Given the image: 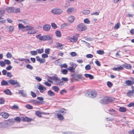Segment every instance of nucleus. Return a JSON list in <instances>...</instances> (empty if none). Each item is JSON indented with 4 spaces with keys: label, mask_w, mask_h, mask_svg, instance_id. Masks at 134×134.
<instances>
[{
    "label": "nucleus",
    "mask_w": 134,
    "mask_h": 134,
    "mask_svg": "<svg viewBox=\"0 0 134 134\" xmlns=\"http://www.w3.org/2000/svg\"><path fill=\"white\" fill-rule=\"evenodd\" d=\"M130 79L131 80H126L125 81V83L127 86H132L134 84V78L131 76L130 77Z\"/></svg>",
    "instance_id": "nucleus-6"
},
{
    "label": "nucleus",
    "mask_w": 134,
    "mask_h": 134,
    "mask_svg": "<svg viewBox=\"0 0 134 134\" xmlns=\"http://www.w3.org/2000/svg\"><path fill=\"white\" fill-rule=\"evenodd\" d=\"M82 76L81 75L78 74L76 75V77L71 79V80L72 81H78L79 79H81Z\"/></svg>",
    "instance_id": "nucleus-11"
},
{
    "label": "nucleus",
    "mask_w": 134,
    "mask_h": 134,
    "mask_svg": "<svg viewBox=\"0 0 134 134\" xmlns=\"http://www.w3.org/2000/svg\"><path fill=\"white\" fill-rule=\"evenodd\" d=\"M124 69V68L121 65H120L117 67H114L112 69L114 71H120Z\"/></svg>",
    "instance_id": "nucleus-17"
},
{
    "label": "nucleus",
    "mask_w": 134,
    "mask_h": 134,
    "mask_svg": "<svg viewBox=\"0 0 134 134\" xmlns=\"http://www.w3.org/2000/svg\"><path fill=\"white\" fill-rule=\"evenodd\" d=\"M14 13H18L20 12V9L19 8H14Z\"/></svg>",
    "instance_id": "nucleus-41"
},
{
    "label": "nucleus",
    "mask_w": 134,
    "mask_h": 134,
    "mask_svg": "<svg viewBox=\"0 0 134 134\" xmlns=\"http://www.w3.org/2000/svg\"><path fill=\"white\" fill-rule=\"evenodd\" d=\"M0 65L2 67H4L5 65V63L4 62L2 61H0Z\"/></svg>",
    "instance_id": "nucleus-60"
},
{
    "label": "nucleus",
    "mask_w": 134,
    "mask_h": 134,
    "mask_svg": "<svg viewBox=\"0 0 134 134\" xmlns=\"http://www.w3.org/2000/svg\"><path fill=\"white\" fill-rule=\"evenodd\" d=\"M84 22L85 23L89 24L90 23V21L88 19H85L84 20Z\"/></svg>",
    "instance_id": "nucleus-58"
},
{
    "label": "nucleus",
    "mask_w": 134,
    "mask_h": 134,
    "mask_svg": "<svg viewBox=\"0 0 134 134\" xmlns=\"http://www.w3.org/2000/svg\"><path fill=\"white\" fill-rule=\"evenodd\" d=\"M66 113V109L64 108H61L59 110L55 111V113L58 118L60 120H62L64 119L63 114Z\"/></svg>",
    "instance_id": "nucleus-3"
},
{
    "label": "nucleus",
    "mask_w": 134,
    "mask_h": 134,
    "mask_svg": "<svg viewBox=\"0 0 134 134\" xmlns=\"http://www.w3.org/2000/svg\"><path fill=\"white\" fill-rule=\"evenodd\" d=\"M97 53L100 55H102L104 53V52L103 50H99L97 51Z\"/></svg>",
    "instance_id": "nucleus-42"
},
{
    "label": "nucleus",
    "mask_w": 134,
    "mask_h": 134,
    "mask_svg": "<svg viewBox=\"0 0 134 134\" xmlns=\"http://www.w3.org/2000/svg\"><path fill=\"white\" fill-rule=\"evenodd\" d=\"M45 38L46 40H48L51 39V37L49 35H45Z\"/></svg>",
    "instance_id": "nucleus-46"
},
{
    "label": "nucleus",
    "mask_w": 134,
    "mask_h": 134,
    "mask_svg": "<svg viewBox=\"0 0 134 134\" xmlns=\"http://www.w3.org/2000/svg\"><path fill=\"white\" fill-rule=\"evenodd\" d=\"M30 53L32 55H37V51H32L30 52Z\"/></svg>",
    "instance_id": "nucleus-45"
},
{
    "label": "nucleus",
    "mask_w": 134,
    "mask_h": 134,
    "mask_svg": "<svg viewBox=\"0 0 134 134\" xmlns=\"http://www.w3.org/2000/svg\"><path fill=\"white\" fill-rule=\"evenodd\" d=\"M7 30H8L10 32H12L13 31L14 27L11 26H9L6 27Z\"/></svg>",
    "instance_id": "nucleus-30"
},
{
    "label": "nucleus",
    "mask_w": 134,
    "mask_h": 134,
    "mask_svg": "<svg viewBox=\"0 0 134 134\" xmlns=\"http://www.w3.org/2000/svg\"><path fill=\"white\" fill-rule=\"evenodd\" d=\"M131 87L132 90H129L127 93V96L129 97L132 96L134 94V86L132 85Z\"/></svg>",
    "instance_id": "nucleus-8"
},
{
    "label": "nucleus",
    "mask_w": 134,
    "mask_h": 134,
    "mask_svg": "<svg viewBox=\"0 0 134 134\" xmlns=\"http://www.w3.org/2000/svg\"><path fill=\"white\" fill-rule=\"evenodd\" d=\"M90 12L89 10H85L83 11L82 13L84 14L87 15L89 14Z\"/></svg>",
    "instance_id": "nucleus-47"
},
{
    "label": "nucleus",
    "mask_w": 134,
    "mask_h": 134,
    "mask_svg": "<svg viewBox=\"0 0 134 134\" xmlns=\"http://www.w3.org/2000/svg\"><path fill=\"white\" fill-rule=\"evenodd\" d=\"M47 94L48 95L51 96H54L55 94L54 92L51 90L47 92Z\"/></svg>",
    "instance_id": "nucleus-34"
},
{
    "label": "nucleus",
    "mask_w": 134,
    "mask_h": 134,
    "mask_svg": "<svg viewBox=\"0 0 134 134\" xmlns=\"http://www.w3.org/2000/svg\"><path fill=\"white\" fill-rule=\"evenodd\" d=\"M85 68L86 70H89L91 68V66L90 65L88 64L86 65L85 67Z\"/></svg>",
    "instance_id": "nucleus-55"
},
{
    "label": "nucleus",
    "mask_w": 134,
    "mask_h": 134,
    "mask_svg": "<svg viewBox=\"0 0 134 134\" xmlns=\"http://www.w3.org/2000/svg\"><path fill=\"white\" fill-rule=\"evenodd\" d=\"M26 107L28 109H33L32 106L30 104H26L25 105Z\"/></svg>",
    "instance_id": "nucleus-49"
},
{
    "label": "nucleus",
    "mask_w": 134,
    "mask_h": 134,
    "mask_svg": "<svg viewBox=\"0 0 134 134\" xmlns=\"http://www.w3.org/2000/svg\"><path fill=\"white\" fill-rule=\"evenodd\" d=\"M55 34L57 37H61V34L60 32L59 31H57L55 32Z\"/></svg>",
    "instance_id": "nucleus-38"
},
{
    "label": "nucleus",
    "mask_w": 134,
    "mask_h": 134,
    "mask_svg": "<svg viewBox=\"0 0 134 134\" xmlns=\"http://www.w3.org/2000/svg\"><path fill=\"white\" fill-rule=\"evenodd\" d=\"M67 92L66 90L65 89H64L61 91L60 93L61 94L63 95L64 93H66Z\"/></svg>",
    "instance_id": "nucleus-57"
},
{
    "label": "nucleus",
    "mask_w": 134,
    "mask_h": 134,
    "mask_svg": "<svg viewBox=\"0 0 134 134\" xmlns=\"http://www.w3.org/2000/svg\"><path fill=\"white\" fill-rule=\"evenodd\" d=\"M36 37L39 39L40 40L42 41H46L45 38V35L41 36V34L37 35L36 36Z\"/></svg>",
    "instance_id": "nucleus-13"
},
{
    "label": "nucleus",
    "mask_w": 134,
    "mask_h": 134,
    "mask_svg": "<svg viewBox=\"0 0 134 134\" xmlns=\"http://www.w3.org/2000/svg\"><path fill=\"white\" fill-rule=\"evenodd\" d=\"M37 99L39 100L38 101L39 105L43 104L44 103V102L43 101L44 99L42 97H37Z\"/></svg>",
    "instance_id": "nucleus-16"
},
{
    "label": "nucleus",
    "mask_w": 134,
    "mask_h": 134,
    "mask_svg": "<svg viewBox=\"0 0 134 134\" xmlns=\"http://www.w3.org/2000/svg\"><path fill=\"white\" fill-rule=\"evenodd\" d=\"M19 93L21 94L22 96L24 97H25L26 96V94L24 93L23 90H21L19 91Z\"/></svg>",
    "instance_id": "nucleus-44"
},
{
    "label": "nucleus",
    "mask_w": 134,
    "mask_h": 134,
    "mask_svg": "<svg viewBox=\"0 0 134 134\" xmlns=\"http://www.w3.org/2000/svg\"><path fill=\"white\" fill-rule=\"evenodd\" d=\"M120 23H116L114 27V29H118L120 27Z\"/></svg>",
    "instance_id": "nucleus-43"
},
{
    "label": "nucleus",
    "mask_w": 134,
    "mask_h": 134,
    "mask_svg": "<svg viewBox=\"0 0 134 134\" xmlns=\"http://www.w3.org/2000/svg\"><path fill=\"white\" fill-rule=\"evenodd\" d=\"M36 51H37V53L39 54H40L44 52L43 48H42L41 49H37Z\"/></svg>",
    "instance_id": "nucleus-40"
},
{
    "label": "nucleus",
    "mask_w": 134,
    "mask_h": 134,
    "mask_svg": "<svg viewBox=\"0 0 134 134\" xmlns=\"http://www.w3.org/2000/svg\"><path fill=\"white\" fill-rule=\"evenodd\" d=\"M8 82L10 84L13 85H16V86L15 87L20 86V83L17 81V80L10 79L8 81Z\"/></svg>",
    "instance_id": "nucleus-7"
},
{
    "label": "nucleus",
    "mask_w": 134,
    "mask_h": 134,
    "mask_svg": "<svg viewBox=\"0 0 134 134\" xmlns=\"http://www.w3.org/2000/svg\"><path fill=\"white\" fill-rule=\"evenodd\" d=\"M38 88L41 93H43L44 91L46 90V89L45 87L41 85H40L38 86Z\"/></svg>",
    "instance_id": "nucleus-14"
},
{
    "label": "nucleus",
    "mask_w": 134,
    "mask_h": 134,
    "mask_svg": "<svg viewBox=\"0 0 134 134\" xmlns=\"http://www.w3.org/2000/svg\"><path fill=\"white\" fill-rule=\"evenodd\" d=\"M110 99L109 98L104 97L100 100V102L102 104H107L110 102Z\"/></svg>",
    "instance_id": "nucleus-10"
},
{
    "label": "nucleus",
    "mask_w": 134,
    "mask_h": 134,
    "mask_svg": "<svg viewBox=\"0 0 134 134\" xmlns=\"http://www.w3.org/2000/svg\"><path fill=\"white\" fill-rule=\"evenodd\" d=\"M14 121L17 122H20L21 120V119L19 117H16L14 119Z\"/></svg>",
    "instance_id": "nucleus-36"
},
{
    "label": "nucleus",
    "mask_w": 134,
    "mask_h": 134,
    "mask_svg": "<svg viewBox=\"0 0 134 134\" xmlns=\"http://www.w3.org/2000/svg\"><path fill=\"white\" fill-rule=\"evenodd\" d=\"M26 67L27 69H30V70H32L33 68V67L32 66H31V65H30L29 64H27L26 65Z\"/></svg>",
    "instance_id": "nucleus-61"
},
{
    "label": "nucleus",
    "mask_w": 134,
    "mask_h": 134,
    "mask_svg": "<svg viewBox=\"0 0 134 134\" xmlns=\"http://www.w3.org/2000/svg\"><path fill=\"white\" fill-rule=\"evenodd\" d=\"M97 94V93L96 91L93 90L86 92L85 94V95L87 97L93 98L96 97Z\"/></svg>",
    "instance_id": "nucleus-4"
},
{
    "label": "nucleus",
    "mask_w": 134,
    "mask_h": 134,
    "mask_svg": "<svg viewBox=\"0 0 134 134\" xmlns=\"http://www.w3.org/2000/svg\"><path fill=\"white\" fill-rule=\"evenodd\" d=\"M41 112L39 111L38 110L35 112V115H36L39 118H41L42 117L41 116L42 114L41 113Z\"/></svg>",
    "instance_id": "nucleus-28"
},
{
    "label": "nucleus",
    "mask_w": 134,
    "mask_h": 134,
    "mask_svg": "<svg viewBox=\"0 0 134 134\" xmlns=\"http://www.w3.org/2000/svg\"><path fill=\"white\" fill-rule=\"evenodd\" d=\"M51 27L50 25L46 24L44 25L43 29L45 31H48L50 30Z\"/></svg>",
    "instance_id": "nucleus-18"
},
{
    "label": "nucleus",
    "mask_w": 134,
    "mask_h": 134,
    "mask_svg": "<svg viewBox=\"0 0 134 134\" xmlns=\"http://www.w3.org/2000/svg\"><path fill=\"white\" fill-rule=\"evenodd\" d=\"M119 110L121 112H125L126 111V108L125 107H121L119 108Z\"/></svg>",
    "instance_id": "nucleus-33"
},
{
    "label": "nucleus",
    "mask_w": 134,
    "mask_h": 134,
    "mask_svg": "<svg viewBox=\"0 0 134 134\" xmlns=\"http://www.w3.org/2000/svg\"><path fill=\"white\" fill-rule=\"evenodd\" d=\"M4 92L6 94L9 95L12 94V92L10 90L8 89H6L4 90Z\"/></svg>",
    "instance_id": "nucleus-35"
},
{
    "label": "nucleus",
    "mask_w": 134,
    "mask_h": 134,
    "mask_svg": "<svg viewBox=\"0 0 134 134\" xmlns=\"http://www.w3.org/2000/svg\"><path fill=\"white\" fill-rule=\"evenodd\" d=\"M5 102V100L3 98H0V104H3Z\"/></svg>",
    "instance_id": "nucleus-52"
},
{
    "label": "nucleus",
    "mask_w": 134,
    "mask_h": 134,
    "mask_svg": "<svg viewBox=\"0 0 134 134\" xmlns=\"http://www.w3.org/2000/svg\"><path fill=\"white\" fill-rule=\"evenodd\" d=\"M85 76L86 78L89 77L90 79H93V76L89 74H85Z\"/></svg>",
    "instance_id": "nucleus-31"
},
{
    "label": "nucleus",
    "mask_w": 134,
    "mask_h": 134,
    "mask_svg": "<svg viewBox=\"0 0 134 134\" xmlns=\"http://www.w3.org/2000/svg\"><path fill=\"white\" fill-rule=\"evenodd\" d=\"M70 37H69L68 38L70 39V41L72 42H76L77 41V38L75 36H73V37L71 38H70Z\"/></svg>",
    "instance_id": "nucleus-23"
},
{
    "label": "nucleus",
    "mask_w": 134,
    "mask_h": 134,
    "mask_svg": "<svg viewBox=\"0 0 134 134\" xmlns=\"http://www.w3.org/2000/svg\"><path fill=\"white\" fill-rule=\"evenodd\" d=\"M36 31L35 29H32L28 31L27 34H32L36 33Z\"/></svg>",
    "instance_id": "nucleus-22"
},
{
    "label": "nucleus",
    "mask_w": 134,
    "mask_h": 134,
    "mask_svg": "<svg viewBox=\"0 0 134 134\" xmlns=\"http://www.w3.org/2000/svg\"><path fill=\"white\" fill-rule=\"evenodd\" d=\"M68 69L71 72H75V69L71 66L69 67Z\"/></svg>",
    "instance_id": "nucleus-37"
},
{
    "label": "nucleus",
    "mask_w": 134,
    "mask_h": 134,
    "mask_svg": "<svg viewBox=\"0 0 134 134\" xmlns=\"http://www.w3.org/2000/svg\"><path fill=\"white\" fill-rule=\"evenodd\" d=\"M75 11V9L74 8H69L66 10L67 12L68 13H70L73 12Z\"/></svg>",
    "instance_id": "nucleus-27"
},
{
    "label": "nucleus",
    "mask_w": 134,
    "mask_h": 134,
    "mask_svg": "<svg viewBox=\"0 0 134 134\" xmlns=\"http://www.w3.org/2000/svg\"><path fill=\"white\" fill-rule=\"evenodd\" d=\"M50 51V49L49 48H46L44 50V52L45 53L47 54H49Z\"/></svg>",
    "instance_id": "nucleus-48"
},
{
    "label": "nucleus",
    "mask_w": 134,
    "mask_h": 134,
    "mask_svg": "<svg viewBox=\"0 0 134 134\" xmlns=\"http://www.w3.org/2000/svg\"><path fill=\"white\" fill-rule=\"evenodd\" d=\"M51 12L54 14H59L62 13V10L60 9L55 8L52 9Z\"/></svg>",
    "instance_id": "nucleus-9"
},
{
    "label": "nucleus",
    "mask_w": 134,
    "mask_h": 134,
    "mask_svg": "<svg viewBox=\"0 0 134 134\" xmlns=\"http://www.w3.org/2000/svg\"><path fill=\"white\" fill-rule=\"evenodd\" d=\"M6 56L7 58H10L12 57V54L8 52L6 54Z\"/></svg>",
    "instance_id": "nucleus-59"
},
{
    "label": "nucleus",
    "mask_w": 134,
    "mask_h": 134,
    "mask_svg": "<svg viewBox=\"0 0 134 134\" xmlns=\"http://www.w3.org/2000/svg\"><path fill=\"white\" fill-rule=\"evenodd\" d=\"M4 62H5V64H7L9 65L11 63L10 61L8 60L5 59L4 60Z\"/></svg>",
    "instance_id": "nucleus-64"
},
{
    "label": "nucleus",
    "mask_w": 134,
    "mask_h": 134,
    "mask_svg": "<svg viewBox=\"0 0 134 134\" xmlns=\"http://www.w3.org/2000/svg\"><path fill=\"white\" fill-rule=\"evenodd\" d=\"M25 31H28L31 29H33V27L31 26L26 25L25 26Z\"/></svg>",
    "instance_id": "nucleus-26"
},
{
    "label": "nucleus",
    "mask_w": 134,
    "mask_h": 134,
    "mask_svg": "<svg viewBox=\"0 0 134 134\" xmlns=\"http://www.w3.org/2000/svg\"><path fill=\"white\" fill-rule=\"evenodd\" d=\"M51 25L53 29H56L57 27L56 24H55L54 23H52Z\"/></svg>",
    "instance_id": "nucleus-54"
},
{
    "label": "nucleus",
    "mask_w": 134,
    "mask_h": 134,
    "mask_svg": "<svg viewBox=\"0 0 134 134\" xmlns=\"http://www.w3.org/2000/svg\"><path fill=\"white\" fill-rule=\"evenodd\" d=\"M62 73L64 75L68 73V71L66 69H63L61 71Z\"/></svg>",
    "instance_id": "nucleus-53"
},
{
    "label": "nucleus",
    "mask_w": 134,
    "mask_h": 134,
    "mask_svg": "<svg viewBox=\"0 0 134 134\" xmlns=\"http://www.w3.org/2000/svg\"><path fill=\"white\" fill-rule=\"evenodd\" d=\"M36 58L37 61L40 63H44L46 62V60L44 59L41 58L39 56H36Z\"/></svg>",
    "instance_id": "nucleus-12"
},
{
    "label": "nucleus",
    "mask_w": 134,
    "mask_h": 134,
    "mask_svg": "<svg viewBox=\"0 0 134 134\" xmlns=\"http://www.w3.org/2000/svg\"><path fill=\"white\" fill-rule=\"evenodd\" d=\"M48 81L52 83L54 81V84L59 86H62L64 84V83L57 76H54L52 77L48 76Z\"/></svg>",
    "instance_id": "nucleus-1"
},
{
    "label": "nucleus",
    "mask_w": 134,
    "mask_h": 134,
    "mask_svg": "<svg viewBox=\"0 0 134 134\" xmlns=\"http://www.w3.org/2000/svg\"><path fill=\"white\" fill-rule=\"evenodd\" d=\"M63 45L60 43H58L57 44V47L60 49H62L63 48Z\"/></svg>",
    "instance_id": "nucleus-56"
},
{
    "label": "nucleus",
    "mask_w": 134,
    "mask_h": 134,
    "mask_svg": "<svg viewBox=\"0 0 134 134\" xmlns=\"http://www.w3.org/2000/svg\"><path fill=\"white\" fill-rule=\"evenodd\" d=\"M123 68H124L126 69L131 70L132 69L131 65L129 64L125 63L122 65Z\"/></svg>",
    "instance_id": "nucleus-15"
},
{
    "label": "nucleus",
    "mask_w": 134,
    "mask_h": 134,
    "mask_svg": "<svg viewBox=\"0 0 134 134\" xmlns=\"http://www.w3.org/2000/svg\"><path fill=\"white\" fill-rule=\"evenodd\" d=\"M127 106L129 107H134V102H131L127 105Z\"/></svg>",
    "instance_id": "nucleus-62"
},
{
    "label": "nucleus",
    "mask_w": 134,
    "mask_h": 134,
    "mask_svg": "<svg viewBox=\"0 0 134 134\" xmlns=\"http://www.w3.org/2000/svg\"><path fill=\"white\" fill-rule=\"evenodd\" d=\"M0 115L2 116V117L5 119H7L9 115L8 113L4 112L1 113Z\"/></svg>",
    "instance_id": "nucleus-20"
},
{
    "label": "nucleus",
    "mask_w": 134,
    "mask_h": 134,
    "mask_svg": "<svg viewBox=\"0 0 134 134\" xmlns=\"http://www.w3.org/2000/svg\"><path fill=\"white\" fill-rule=\"evenodd\" d=\"M75 18L74 17L72 16H70L68 18V20L70 22H72L74 20Z\"/></svg>",
    "instance_id": "nucleus-24"
},
{
    "label": "nucleus",
    "mask_w": 134,
    "mask_h": 134,
    "mask_svg": "<svg viewBox=\"0 0 134 134\" xmlns=\"http://www.w3.org/2000/svg\"><path fill=\"white\" fill-rule=\"evenodd\" d=\"M11 108L14 110L18 109L19 108V107L18 105L14 104L13 106L11 107Z\"/></svg>",
    "instance_id": "nucleus-39"
},
{
    "label": "nucleus",
    "mask_w": 134,
    "mask_h": 134,
    "mask_svg": "<svg viewBox=\"0 0 134 134\" xmlns=\"http://www.w3.org/2000/svg\"><path fill=\"white\" fill-rule=\"evenodd\" d=\"M42 57L43 59L47 58L48 57V54L46 53H43L42 55Z\"/></svg>",
    "instance_id": "nucleus-51"
},
{
    "label": "nucleus",
    "mask_w": 134,
    "mask_h": 134,
    "mask_svg": "<svg viewBox=\"0 0 134 134\" xmlns=\"http://www.w3.org/2000/svg\"><path fill=\"white\" fill-rule=\"evenodd\" d=\"M1 84L2 86L8 85V82L4 80H3L1 81Z\"/></svg>",
    "instance_id": "nucleus-32"
},
{
    "label": "nucleus",
    "mask_w": 134,
    "mask_h": 134,
    "mask_svg": "<svg viewBox=\"0 0 134 134\" xmlns=\"http://www.w3.org/2000/svg\"><path fill=\"white\" fill-rule=\"evenodd\" d=\"M77 29L79 31H83L86 30L87 27L83 23L79 24L77 26Z\"/></svg>",
    "instance_id": "nucleus-5"
},
{
    "label": "nucleus",
    "mask_w": 134,
    "mask_h": 134,
    "mask_svg": "<svg viewBox=\"0 0 134 134\" xmlns=\"http://www.w3.org/2000/svg\"><path fill=\"white\" fill-rule=\"evenodd\" d=\"M107 86L110 88L113 86V83L110 81H108L107 82Z\"/></svg>",
    "instance_id": "nucleus-50"
},
{
    "label": "nucleus",
    "mask_w": 134,
    "mask_h": 134,
    "mask_svg": "<svg viewBox=\"0 0 134 134\" xmlns=\"http://www.w3.org/2000/svg\"><path fill=\"white\" fill-rule=\"evenodd\" d=\"M52 89L54 91L57 92H58L59 90V88L56 86H54L52 87Z\"/></svg>",
    "instance_id": "nucleus-29"
},
{
    "label": "nucleus",
    "mask_w": 134,
    "mask_h": 134,
    "mask_svg": "<svg viewBox=\"0 0 134 134\" xmlns=\"http://www.w3.org/2000/svg\"><path fill=\"white\" fill-rule=\"evenodd\" d=\"M15 122V121L13 118L9 119L7 120L0 123V125H1L0 126L1 128H7L8 127L9 124L11 123L13 124Z\"/></svg>",
    "instance_id": "nucleus-2"
},
{
    "label": "nucleus",
    "mask_w": 134,
    "mask_h": 134,
    "mask_svg": "<svg viewBox=\"0 0 134 134\" xmlns=\"http://www.w3.org/2000/svg\"><path fill=\"white\" fill-rule=\"evenodd\" d=\"M18 28L19 30L21 29V30L23 31H25V26L21 24H19L18 25Z\"/></svg>",
    "instance_id": "nucleus-21"
},
{
    "label": "nucleus",
    "mask_w": 134,
    "mask_h": 134,
    "mask_svg": "<svg viewBox=\"0 0 134 134\" xmlns=\"http://www.w3.org/2000/svg\"><path fill=\"white\" fill-rule=\"evenodd\" d=\"M31 94L32 97L34 98L36 96V94L32 91L31 92Z\"/></svg>",
    "instance_id": "nucleus-63"
},
{
    "label": "nucleus",
    "mask_w": 134,
    "mask_h": 134,
    "mask_svg": "<svg viewBox=\"0 0 134 134\" xmlns=\"http://www.w3.org/2000/svg\"><path fill=\"white\" fill-rule=\"evenodd\" d=\"M6 9L8 13H14V7H7V8Z\"/></svg>",
    "instance_id": "nucleus-25"
},
{
    "label": "nucleus",
    "mask_w": 134,
    "mask_h": 134,
    "mask_svg": "<svg viewBox=\"0 0 134 134\" xmlns=\"http://www.w3.org/2000/svg\"><path fill=\"white\" fill-rule=\"evenodd\" d=\"M21 118L22 120L24 121L30 122L32 120V119L30 118L27 116L25 117H22Z\"/></svg>",
    "instance_id": "nucleus-19"
}]
</instances>
